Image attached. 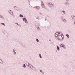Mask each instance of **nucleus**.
<instances>
[{
	"label": "nucleus",
	"instance_id": "25",
	"mask_svg": "<svg viewBox=\"0 0 75 75\" xmlns=\"http://www.w3.org/2000/svg\"><path fill=\"white\" fill-rule=\"evenodd\" d=\"M23 67L24 68H26V65H25V64H23Z\"/></svg>",
	"mask_w": 75,
	"mask_h": 75
},
{
	"label": "nucleus",
	"instance_id": "18",
	"mask_svg": "<svg viewBox=\"0 0 75 75\" xmlns=\"http://www.w3.org/2000/svg\"><path fill=\"white\" fill-rule=\"evenodd\" d=\"M19 17H23V15L22 14H20L19 15Z\"/></svg>",
	"mask_w": 75,
	"mask_h": 75
},
{
	"label": "nucleus",
	"instance_id": "8",
	"mask_svg": "<svg viewBox=\"0 0 75 75\" xmlns=\"http://www.w3.org/2000/svg\"><path fill=\"white\" fill-rule=\"evenodd\" d=\"M71 17L72 18V20H74V21H75V16L74 15H73Z\"/></svg>",
	"mask_w": 75,
	"mask_h": 75
},
{
	"label": "nucleus",
	"instance_id": "32",
	"mask_svg": "<svg viewBox=\"0 0 75 75\" xmlns=\"http://www.w3.org/2000/svg\"><path fill=\"white\" fill-rule=\"evenodd\" d=\"M37 26H38L37 25H35V27H36V28H37Z\"/></svg>",
	"mask_w": 75,
	"mask_h": 75
},
{
	"label": "nucleus",
	"instance_id": "2",
	"mask_svg": "<svg viewBox=\"0 0 75 75\" xmlns=\"http://www.w3.org/2000/svg\"><path fill=\"white\" fill-rule=\"evenodd\" d=\"M48 5L51 8H54L55 7L54 4H52L51 2L48 3Z\"/></svg>",
	"mask_w": 75,
	"mask_h": 75
},
{
	"label": "nucleus",
	"instance_id": "26",
	"mask_svg": "<svg viewBox=\"0 0 75 75\" xmlns=\"http://www.w3.org/2000/svg\"><path fill=\"white\" fill-rule=\"evenodd\" d=\"M63 48H64V49H66V47H65V45H63Z\"/></svg>",
	"mask_w": 75,
	"mask_h": 75
},
{
	"label": "nucleus",
	"instance_id": "36",
	"mask_svg": "<svg viewBox=\"0 0 75 75\" xmlns=\"http://www.w3.org/2000/svg\"><path fill=\"white\" fill-rule=\"evenodd\" d=\"M66 1H69V0H66Z\"/></svg>",
	"mask_w": 75,
	"mask_h": 75
},
{
	"label": "nucleus",
	"instance_id": "15",
	"mask_svg": "<svg viewBox=\"0 0 75 75\" xmlns=\"http://www.w3.org/2000/svg\"><path fill=\"white\" fill-rule=\"evenodd\" d=\"M57 49L58 51H59V49H60V47H59L58 46H57Z\"/></svg>",
	"mask_w": 75,
	"mask_h": 75
},
{
	"label": "nucleus",
	"instance_id": "30",
	"mask_svg": "<svg viewBox=\"0 0 75 75\" xmlns=\"http://www.w3.org/2000/svg\"><path fill=\"white\" fill-rule=\"evenodd\" d=\"M28 3H29L30 2V0H28Z\"/></svg>",
	"mask_w": 75,
	"mask_h": 75
},
{
	"label": "nucleus",
	"instance_id": "28",
	"mask_svg": "<svg viewBox=\"0 0 75 75\" xmlns=\"http://www.w3.org/2000/svg\"><path fill=\"white\" fill-rule=\"evenodd\" d=\"M15 24H17V25H19V24H18V23H17V22L15 23Z\"/></svg>",
	"mask_w": 75,
	"mask_h": 75
},
{
	"label": "nucleus",
	"instance_id": "11",
	"mask_svg": "<svg viewBox=\"0 0 75 75\" xmlns=\"http://www.w3.org/2000/svg\"><path fill=\"white\" fill-rule=\"evenodd\" d=\"M64 4H65V5H66V6H68V5H69V3L67 2H65Z\"/></svg>",
	"mask_w": 75,
	"mask_h": 75
},
{
	"label": "nucleus",
	"instance_id": "16",
	"mask_svg": "<svg viewBox=\"0 0 75 75\" xmlns=\"http://www.w3.org/2000/svg\"><path fill=\"white\" fill-rule=\"evenodd\" d=\"M65 18H64V17H63V16H61V20H63V19H64Z\"/></svg>",
	"mask_w": 75,
	"mask_h": 75
},
{
	"label": "nucleus",
	"instance_id": "31",
	"mask_svg": "<svg viewBox=\"0 0 75 75\" xmlns=\"http://www.w3.org/2000/svg\"><path fill=\"white\" fill-rule=\"evenodd\" d=\"M40 72H41V73H42V70H40Z\"/></svg>",
	"mask_w": 75,
	"mask_h": 75
},
{
	"label": "nucleus",
	"instance_id": "14",
	"mask_svg": "<svg viewBox=\"0 0 75 75\" xmlns=\"http://www.w3.org/2000/svg\"><path fill=\"white\" fill-rule=\"evenodd\" d=\"M66 37H68V38H69V35H68V34H66Z\"/></svg>",
	"mask_w": 75,
	"mask_h": 75
},
{
	"label": "nucleus",
	"instance_id": "5",
	"mask_svg": "<svg viewBox=\"0 0 75 75\" xmlns=\"http://www.w3.org/2000/svg\"><path fill=\"white\" fill-rule=\"evenodd\" d=\"M41 6H42V8H44L45 6H44V2L42 1H41Z\"/></svg>",
	"mask_w": 75,
	"mask_h": 75
},
{
	"label": "nucleus",
	"instance_id": "22",
	"mask_svg": "<svg viewBox=\"0 0 75 75\" xmlns=\"http://www.w3.org/2000/svg\"><path fill=\"white\" fill-rule=\"evenodd\" d=\"M64 45V44H61L60 45V47H63V45Z\"/></svg>",
	"mask_w": 75,
	"mask_h": 75
},
{
	"label": "nucleus",
	"instance_id": "37",
	"mask_svg": "<svg viewBox=\"0 0 75 75\" xmlns=\"http://www.w3.org/2000/svg\"><path fill=\"white\" fill-rule=\"evenodd\" d=\"M45 21H46V20H47V19H45Z\"/></svg>",
	"mask_w": 75,
	"mask_h": 75
},
{
	"label": "nucleus",
	"instance_id": "6",
	"mask_svg": "<svg viewBox=\"0 0 75 75\" xmlns=\"http://www.w3.org/2000/svg\"><path fill=\"white\" fill-rule=\"evenodd\" d=\"M9 12L11 15H13V14H14V13H13V11L11 10H10L9 11Z\"/></svg>",
	"mask_w": 75,
	"mask_h": 75
},
{
	"label": "nucleus",
	"instance_id": "17",
	"mask_svg": "<svg viewBox=\"0 0 75 75\" xmlns=\"http://www.w3.org/2000/svg\"><path fill=\"white\" fill-rule=\"evenodd\" d=\"M39 57L40 58H42V56H41V54H39Z\"/></svg>",
	"mask_w": 75,
	"mask_h": 75
},
{
	"label": "nucleus",
	"instance_id": "1",
	"mask_svg": "<svg viewBox=\"0 0 75 75\" xmlns=\"http://www.w3.org/2000/svg\"><path fill=\"white\" fill-rule=\"evenodd\" d=\"M62 34H61V33L58 32H56L55 34V36L57 38L61 41H62L64 40V36L63 35V34L61 33Z\"/></svg>",
	"mask_w": 75,
	"mask_h": 75
},
{
	"label": "nucleus",
	"instance_id": "9",
	"mask_svg": "<svg viewBox=\"0 0 75 75\" xmlns=\"http://www.w3.org/2000/svg\"><path fill=\"white\" fill-rule=\"evenodd\" d=\"M31 69L32 70H33V71H35L36 70V69L35 67H33V68L31 67Z\"/></svg>",
	"mask_w": 75,
	"mask_h": 75
},
{
	"label": "nucleus",
	"instance_id": "3",
	"mask_svg": "<svg viewBox=\"0 0 75 75\" xmlns=\"http://www.w3.org/2000/svg\"><path fill=\"white\" fill-rule=\"evenodd\" d=\"M14 10H16V11H20V8L17 6H14Z\"/></svg>",
	"mask_w": 75,
	"mask_h": 75
},
{
	"label": "nucleus",
	"instance_id": "27",
	"mask_svg": "<svg viewBox=\"0 0 75 75\" xmlns=\"http://www.w3.org/2000/svg\"><path fill=\"white\" fill-rule=\"evenodd\" d=\"M62 13H64V14H66L65 11H62Z\"/></svg>",
	"mask_w": 75,
	"mask_h": 75
},
{
	"label": "nucleus",
	"instance_id": "19",
	"mask_svg": "<svg viewBox=\"0 0 75 75\" xmlns=\"http://www.w3.org/2000/svg\"><path fill=\"white\" fill-rule=\"evenodd\" d=\"M37 28L38 30H40V27L38 26H37Z\"/></svg>",
	"mask_w": 75,
	"mask_h": 75
},
{
	"label": "nucleus",
	"instance_id": "29",
	"mask_svg": "<svg viewBox=\"0 0 75 75\" xmlns=\"http://www.w3.org/2000/svg\"><path fill=\"white\" fill-rule=\"evenodd\" d=\"M0 60H1V61L2 62V64H3V60H1V59H0Z\"/></svg>",
	"mask_w": 75,
	"mask_h": 75
},
{
	"label": "nucleus",
	"instance_id": "39",
	"mask_svg": "<svg viewBox=\"0 0 75 75\" xmlns=\"http://www.w3.org/2000/svg\"><path fill=\"white\" fill-rule=\"evenodd\" d=\"M42 74H44V72H42Z\"/></svg>",
	"mask_w": 75,
	"mask_h": 75
},
{
	"label": "nucleus",
	"instance_id": "38",
	"mask_svg": "<svg viewBox=\"0 0 75 75\" xmlns=\"http://www.w3.org/2000/svg\"><path fill=\"white\" fill-rule=\"evenodd\" d=\"M49 41H51V40H49Z\"/></svg>",
	"mask_w": 75,
	"mask_h": 75
},
{
	"label": "nucleus",
	"instance_id": "13",
	"mask_svg": "<svg viewBox=\"0 0 75 75\" xmlns=\"http://www.w3.org/2000/svg\"><path fill=\"white\" fill-rule=\"evenodd\" d=\"M62 20L63 21L64 23H66L67 22V20H66V19L65 18Z\"/></svg>",
	"mask_w": 75,
	"mask_h": 75
},
{
	"label": "nucleus",
	"instance_id": "24",
	"mask_svg": "<svg viewBox=\"0 0 75 75\" xmlns=\"http://www.w3.org/2000/svg\"><path fill=\"white\" fill-rule=\"evenodd\" d=\"M36 41H37V42H39V40H38V39H36Z\"/></svg>",
	"mask_w": 75,
	"mask_h": 75
},
{
	"label": "nucleus",
	"instance_id": "4",
	"mask_svg": "<svg viewBox=\"0 0 75 75\" xmlns=\"http://www.w3.org/2000/svg\"><path fill=\"white\" fill-rule=\"evenodd\" d=\"M22 19L26 23H28V22H27V19H26V18L24 17L22 18Z\"/></svg>",
	"mask_w": 75,
	"mask_h": 75
},
{
	"label": "nucleus",
	"instance_id": "7",
	"mask_svg": "<svg viewBox=\"0 0 75 75\" xmlns=\"http://www.w3.org/2000/svg\"><path fill=\"white\" fill-rule=\"evenodd\" d=\"M13 55H16V52L15 49H13Z\"/></svg>",
	"mask_w": 75,
	"mask_h": 75
},
{
	"label": "nucleus",
	"instance_id": "34",
	"mask_svg": "<svg viewBox=\"0 0 75 75\" xmlns=\"http://www.w3.org/2000/svg\"><path fill=\"white\" fill-rule=\"evenodd\" d=\"M39 14H42V13H39Z\"/></svg>",
	"mask_w": 75,
	"mask_h": 75
},
{
	"label": "nucleus",
	"instance_id": "12",
	"mask_svg": "<svg viewBox=\"0 0 75 75\" xmlns=\"http://www.w3.org/2000/svg\"><path fill=\"white\" fill-rule=\"evenodd\" d=\"M0 18H2V19H4V17H3V16L0 14Z\"/></svg>",
	"mask_w": 75,
	"mask_h": 75
},
{
	"label": "nucleus",
	"instance_id": "33",
	"mask_svg": "<svg viewBox=\"0 0 75 75\" xmlns=\"http://www.w3.org/2000/svg\"><path fill=\"white\" fill-rule=\"evenodd\" d=\"M32 67L33 68H34V67H33V66H32Z\"/></svg>",
	"mask_w": 75,
	"mask_h": 75
},
{
	"label": "nucleus",
	"instance_id": "35",
	"mask_svg": "<svg viewBox=\"0 0 75 75\" xmlns=\"http://www.w3.org/2000/svg\"><path fill=\"white\" fill-rule=\"evenodd\" d=\"M18 25V26H20V25L19 24Z\"/></svg>",
	"mask_w": 75,
	"mask_h": 75
},
{
	"label": "nucleus",
	"instance_id": "10",
	"mask_svg": "<svg viewBox=\"0 0 75 75\" xmlns=\"http://www.w3.org/2000/svg\"><path fill=\"white\" fill-rule=\"evenodd\" d=\"M35 8H36L37 10H39L40 9V7L39 6H35L34 7Z\"/></svg>",
	"mask_w": 75,
	"mask_h": 75
},
{
	"label": "nucleus",
	"instance_id": "21",
	"mask_svg": "<svg viewBox=\"0 0 75 75\" xmlns=\"http://www.w3.org/2000/svg\"><path fill=\"white\" fill-rule=\"evenodd\" d=\"M26 64L27 66H29V64H30V63L28 62H27L26 63Z\"/></svg>",
	"mask_w": 75,
	"mask_h": 75
},
{
	"label": "nucleus",
	"instance_id": "20",
	"mask_svg": "<svg viewBox=\"0 0 75 75\" xmlns=\"http://www.w3.org/2000/svg\"><path fill=\"white\" fill-rule=\"evenodd\" d=\"M1 24H2L4 26H6V25H5V24L4 23H1Z\"/></svg>",
	"mask_w": 75,
	"mask_h": 75
},
{
	"label": "nucleus",
	"instance_id": "23",
	"mask_svg": "<svg viewBox=\"0 0 75 75\" xmlns=\"http://www.w3.org/2000/svg\"><path fill=\"white\" fill-rule=\"evenodd\" d=\"M29 67H30V68H31V66H32V65L31 64H29V66H28Z\"/></svg>",
	"mask_w": 75,
	"mask_h": 75
}]
</instances>
